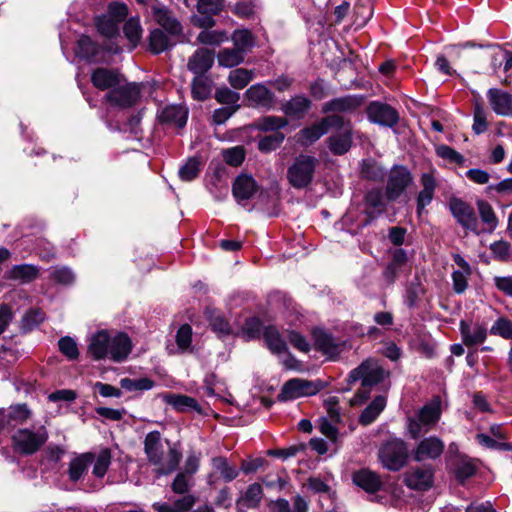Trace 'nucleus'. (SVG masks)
I'll return each mask as SVG.
<instances>
[{
	"label": "nucleus",
	"mask_w": 512,
	"mask_h": 512,
	"mask_svg": "<svg viewBox=\"0 0 512 512\" xmlns=\"http://www.w3.org/2000/svg\"><path fill=\"white\" fill-rule=\"evenodd\" d=\"M132 350V342L127 334L114 335L106 330L96 332L90 337L87 352L94 360L110 359L120 363L126 360Z\"/></svg>",
	"instance_id": "f257e3e1"
},
{
	"label": "nucleus",
	"mask_w": 512,
	"mask_h": 512,
	"mask_svg": "<svg viewBox=\"0 0 512 512\" xmlns=\"http://www.w3.org/2000/svg\"><path fill=\"white\" fill-rule=\"evenodd\" d=\"M144 452L148 462L156 467L158 475H167L175 471L182 457L181 452L168 441L165 447L158 431H151L146 435Z\"/></svg>",
	"instance_id": "f03ea898"
},
{
	"label": "nucleus",
	"mask_w": 512,
	"mask_h": 512,
	"mask_svg": "<svg viewBox=\"0 0 512 512\" xmlns=\"http://www.w3.org/2000/svg\"><path fill=\"white\" fill-rule=\"evenodd\" d=\"M152 10L155 21L167 32L166 34L161 29H154L150 33V50L159 54L174 45L171 37L179 36L182 33V26L165 7L154 5Z\"/></svg>",
	"instance_id": "7ed1b4c3"
},
{
	"label": "nucleus",
	"mask_w": 512,
	"mask_h": 512,
	"mask_svg": "<svg viewBox=\"0 0 512 512\" xmlns=\"http://www.w3.org/2000/svg\"><path fill=\"white\" fill-rule=\"evenodd\" d=\"M442 415V401L435 396L418 410L415 416L408 417L407 430L412 439H418L422 434L430 431L440 420Z\"/></svg>",
	"instance_id": "20e7f679"
},
{
	"label": "nucleus",
	"mask_w": 512,
	"mask_h": 512,
	"mask_svg": "<svg viewBox=\"0 0 512 512\" xmlns=\"http://www.w3.org/2000/svg\"><path fill=\"white\" fill-rule=\"evenodd\" d=\"M318 164L319 161L315 156L299 154L287 168V182L298 190L308 188L314 180Z\"/></svg>",
	"instance_id": "39448f33"
},
{
	"label": "nucleus",
	"mask_w": 512,
	"mask_h": 512,
	"mask_svg": "<svg viewBox=\"0 0 512 512\" xmlns=\"http://www.w3.org/2000/svg\"><path fill=\"white\" fill-rule=\"evenodd\" d=\"M48 431L44 425L18 429L11 437L15 452L32 455L41 449L48 440Z\"/></svg>",
	"instance_id": "423d86ee"
},
{
	"label": "nucleus",
	"mask_w": 512,
	"mask_h": 512,
	"mask_svg": "<svg viewBox=\"0 0 512 512\" xmlns=\"http://www.w3.org/2000/svg\"><path fill=\"white\" fill-rule=\"evenodd\" d=\"M386 373L384 369L374 360L368 359L362 362L357 368L353 369L348 375V382L355 383L358 380L362 381L363 389L358 392L361 399L368 397L370 388L384 380Z\"/></svg>",
	"instance_id": "0eeeda50"
},
{
	"label": "nucleus",
	"mask_w": 512,
	"mask_h": 512,
	"mask_svg": "<svg viewBox=\"0 0 512 512\" xmlns=\"http://www.w3.org/2000/svg\"><path fill=\"white\" fill-rule=\"evenodd\" d=\"M344 125V117L340 115H328L320 121L301 129L296 134L297 143L301 146H309L327 133L329 128H341Z\"/></svg>",
	"instance_id": "6e6552de"
},
{
	"label": "nucleus",
	"mask_w": 512,
	"mask_h": 512,
	"mask_svg": "<svg viewBox=\"0 0 512 512\" xmlns=\"http://www.w3.org/2000/svg\"><path fill=\"white\" fill-rule=\"evenodd\" d=\"M141 86L136 83H128L123 77V82L111 91L107 92L104 100L111 106L129 108L137 104L140 99Z\"/></svg>",
	"instance_id": "1a4fd4ad"
},
{
	"label": "nucleus",
	"mask_w": 512,
	"mask_h": 512,
	"mask_svg": "<svg viewBox=\"0 0 512 512\" xmlns=\"http://www.w3.org/2000/svg\"><path fill=\"white\" fill-rule=\"evenodd\" d=\"M379 458L382 465L388 470H400L407 459V447L405 442L400 439H395L385 443L379 451Z\"/></svg>",
	"instance_id": "9d476101"
},
{
	"label": "nucleus",
	"mask_w": 512,
	"mask_h": 512,
	"mask_svg": "<svg viewBox=\"0 0 512 512\" xmlns=\"http://www.w3.org/2000/svg\"><path fill=\"white\" fill-rule=\"evenodd\" d=\"M449 210L466 231L477 235L483 231L479 228L477 215L469 203L460 198L453 197L449 201Z\"/></svg>",
	"instance_id": "9b49d317"
},
{
	"label": "nucleus",
	"mask_w": 512,
	"mask_h": 512,
	"mask_svg": "<svg viewBox=\"0 0 512 512\" xmlns=\"http://www.w3.org/2000/svg\"><path fill=\"white\" fill-rule=\"evenodd\" d=\"M320 389L321 385L318 382L301 378H293L283 385L277 399L285 402L300 397L312 396L317 394Z\"/></svg>",
	"instance_id": "f8f14e48"
},
{
	"label": "nucleus",
	"mask_w": 512,
	"mask_h": 512,
	"mask_svg": "<svg viewBox=\"0 0 512 512\" xmlns=\"http://www.w3.org/2000/svg\"><path fill=\"white\" fill-rule=\"evenodd\" d=\"M411 172L404 166H394L388 176L386 184V197L389 201L398 199L406 188L412 183Z\"/></svg>",
	"instance_id": "ddd939ff"
},
{
	"label": "nucleus",
	"mask_w": 512,
	"mask_h": 512,
	"mask_svg": "<svg viewBox=\"0 0 512 512\" xmlns=\"http://www.w3.org/2000/svg\"><path fill=\"white\" fill-rule=\"evenodd\" d=\"M32 417L26 404L11 405L0 411V429L14 428L25 424Z\"/></svg>",
	"instance_id": "4468645a"
},
{
	"label": "nucleus",
	"mask_w": 512,
	"mask_h": 512,
	"mask_svg": "<svg viewBox=\"0 0 512 512\" xmlns=\"http://www.w3.org/2000/svg\"><path fill=\"white\" fill-rule=\"evenodd\" d=\"M444 448L445 444L439 437H425L418 443L414 450V460L422 462L437 459L442 455Z\"/></svg>",
	"instance_id": "2eb2a0df"
},
{
	"label": "nucleus",
	"mask_w": 512,
	"mask_h": 512,
	"mask_svg": "<svg viewBox=\"0 0 512 512\" xmlns=\"http://www.w3.org/2000/svg\"><path fill=\"white\" fill-rule=\"evenodd\" d=\"M123 77L116 69L100 67L91 73V82L95 88L109 92L123 82Z\"/></svg>",
	"instance_id": "dca6fc26"
},
{
	"label": "nucleus",
	"mask_w": 512,
	"mask_h": 512,
	"mask_svg": "<svg viewBox=\"0 0 512 512\" xmlns=\"http://www.w3.org/2000/svg\"><path fill=\"white\" fill-rule=\"evenodd\" d=\"M363 104V97L356 95H348L344 97H338L325 102L322 105V113H334L333 115H339V113L346 114L352 113L357 110Z\"/></svg>",
	"instance_id": "f3484780"
},
{
	"label": "nucleus",
	"mask_w": 512,
	"mask_h": 512,
	"mask_svg": "<svg viewBox=\"0 0 512 512\" xmlns=\"http://www.w3.org/2000/svg\"><path fill=\"white\" fill-rule=\"evenodd\" d=\"M367 115L370 121L379 125L391 127L398 121V113L390 105L372 102L367 108Z\"/></svg>",
	"instance_id": "a211bd4d"
},
{
	"label": "nucleus",
	"mask_w": 512,
	"mask_h": 512,
	"mask_svg": "<svg viewBox=\"0 0 512 512\" xmlns=\"http://www.w3.org/2000/svg\"><path fill=\"white\" fill-rule=\"evenodd\" d=\"M364 213L367 217L365 224L377 219L386 210V200L379 188L369 190L364 198Z\"/></svg>",
	"instance_id": "6ab92c4d"
},
{
	"label": "nucleus",
	"mask_w": 512,
	"mask_h": 512,
	"mask_svg": "<svg viewBox=\"0 0 512 512\" xmlns=\"http://www.w3.org/2000/svg\"><path fill=\"white\" fill-rule=\"evenodd\" d=\"M259 186L255 179L248 174L236 177L232 186V193L239 204L251 199L258 191Z\"/></svg>",
	"instance_id": "aec40b11"
},
{
	"label": "nucleus",
	"mask_w": 512,
	"mask_h": 512,
	"mask_svg": "<svg viewBox=\"0 0 512 512\" xmlns=\"http://www.w3.org/2000/svg\"><path fill=\"white\" fill-rule=\"evenodd\" d=\"M338 129L341 131L328 138V146L333 154L343 155L350 149L352 144V128L350 121L344 119V125Z\"/></svg>",
	"instance_id": "412c9836"
},
{
	"label": "nucleus",
	"mask_w": 512,
	"mask_h": 512,
	"mask_svg": "<svg viewBox=\"0 0 512 512\" xmlns=\"http://www.w3.org/2000/svg\"><path fill=\"white\" fill-rule=\"evenodd\" d=\"M214 58L212 50L199 48L189 58L187 67L194 75H205L213 66Z\"/></svg>",
	"instance_id": "4be33fe9"
},
{
	"label": "nucleus",
	"mask_w": 512,
	"mask_h": 512,
	"mask_svg": "<svg viewBox=\"0 0 512 512\" xmlns=\"http://www.w3.org/2000/svg\"><path fill=\"white\" fill-rule=\"evenodd\" d=\"M462 341L466 346L482 344L487 338V328L478 322H460Z\"/></svg>",
	"instance_id": "5701e85b"
},
{
	"label": "nucleus",
	"mask_w": 512,
	"mask_h": 512,
	"mask_svg": "<svg viewBox=\"0 0 512 512\" xmlns=\"http://www.w3.org/2000/svg\"><path fill=\"white\" fill-rule=\"evenodd\" d=\"M487 98L492 110L501 116L512 117V95L497 89L491 88L487 92Z\"/></svg>",
	"instance_id": "b1692460"
},
{
	"label": "nucleus",
	"mask_w": 512,
	"mask_h": 512,
	"mask_svg": "<svg viewBox=\"0 0 512 512\" xmlns=\"http://www.w3.org/2000/svg\"><path fill=\"white\" fill-rule=\"evenodd\" d=\"M211 466L214 469V473L208 475V484L213 485L216 480V474H219L220 477L225 482H231L237 478L239 472L236 466L231 465L227 458L223 456H216L211 459Z\"/></svg>",
	"instance_id": "393cba45"
},
{
	"label": "nucleus",
	"mask_w": 512,
	"mask_h": 512,
	"mask_svg": "<svg viewBox=\"0 0 512 512\" xmlns=\"http://www.w3.org/2000/svg\"><path fill=\"white\" fill-rule=\"evenodd\" d=\"M405 483L415 490H427L433 483V472L430 468H416L405 474Z\"/></svg>",
	"instance_id": "a878e982"
},
{
	"label": "nucleus",
	"mask_w": 512,
	"mask_h": 512,
	"mask_svg": "<svg viewBox=\"0 0 512 512\" xmlns=\"http://www.w3.org/2000/svg\"><path fill=\"white\" fill-rule=\"evenodd\" d=\"M352 480L355 485L368 493H375L382 487L379 475L369 469H360L354 472Z\"/></svg>",
	"instance_id": "bb28decb"
},
{
	"label": "nucleus",
	"mask_w": 512,
	"mask_h": 512,
	"mask_svg": "<svg viewBox=\"0 0 512 512\" xmlns=\"http://www.w3.org/2000/svg\"><path fill=\"white\" fill-rule=\"evenodd\" d=\"M246 97L255 106L267 109L272 108L275 102V96L273 92L263 84L252 85L246 91Z\"/></svg>",
	"instance_id": "cd10ccee"
},
{
	"label": "nucleus",
	"mask_w": 512,
	"mask_h": 512,
	"mask_svg": "<svg viewBox=\"0 0 512 512\" xmlns=\"http://www.w3.org/2000/svg\"><path fill=\"white\" fill-rule=\"evenodd\" d=\"M311 105L312 102L309 98L302 95H296L290 100L286 101L282 105L281 109L284 114L289 117L302 119L311 108Z\"/></svg>",
	"instance_id": "c85d7f7f"
},
{
	"label": "nucleus",
	"mask_w": 512,
	"mask_h": 512,
	"mask_svg": "<svg viewBox=\"0 0 512 512\" xmlns=\"http://www.w3.org/2000/svg\"><path fill=\"white\" fill-rule=\"evenodd\" d=\"M188 110L180 105H169L164 107L159 113V119L162 123L173 124L178 128L186 125Z\"/></svg>",
	"instance_id": "c756f323"
},
{
	"label": "nucleus",
	"mask_w": 512,
	"mask_h": 512,
	"mask_svg": "<svg viewBox=\"0 0 512 512\" xmlns=\"http://www.w3.org/2000/svg\"><path fill=\"white\" fill-rule=\"evenodd\" d=\"M163 400L179 412H200L201 410L197 400L187 395L167 393L163 395Z\"/></svg>",
	"instance_id": "7c9ffc66"
},
{
	"label": "nucleus",
	"mask_w": 512,
	"mask_h": 512,
	"mask_svg": "<svg viewBox=\"0 0 512 512\" xmlns=\"http://www.w3.org/2000/svg\"><path fill=\"white\" fill-rule=\"evenodd\" d=\"M423 189L417 197V212L420 215L422 210L431 203L436 187L435 179L432 174L424 173L421 176Z\"/></svg>",
	"instance_id": "2f4dec72"
},
{
	"label": "nucleus",
	"mask_w": 512,
	"mask_h": 512,
	"mask_svg": "<svg viewBox=\"0 0 512 512\" xmlns=\"http://www.w3.org/2000/svg\"><path fill=\"white\" fill-rule=\"evenodd\" d=\"M196 503V497L187 494L182 498L177 499L173 504L168 503H154L153 508L157 512H189Z\"/></svg>",
	"instance_id": "473e14b6"
},
{
	"label": "nucleus",
	"mask_w": 512,
	"mask_h": 512,
	"mask_svg": "<svg viewBox=\"0 0 512 512\" xmlns=\"http://www.w3.org/2000/svg\"><path fill=\"white\" fill-rule=\"evenodd\" d=\"M39 275V268L31 264L14 265L8 272L7 278L22 283H29Z\"/></svg>",
	"instance_id": "72a5a7b5"
},
{
	"label": "nucleus",
	"mask_w": 512,
	"mask_h": 512,
	"mask_svg": "<svg viewBox=\"0 0 512 512\" xmlns=\"http://www.w3.org/2000/svg\"><path fill=\"white\" fill-rule=\"evenodd\" d=\"M93 461V453H84L71 460L68 469L69 478L74 482L78 481Z\"/></svg>",
	"instance_id": "f704fd0d"
},
{
	"label": "nucleus",
	"mask_w": 512,
	"mask_h": 512,
	"mask_svg": "<svg viewBox=\"0 0 512 512\" xmlns=\"http://www.w3.org/2000/svg\"><path fill=\"white\" fill-rule=\"evenodd\" d=\"M315 345L330 359L337 357L342 351L340 344L336 343L330 335L322 332L315 335Z\"/></svg>",
	"instance_id": "c9c22d12"
},
{
	"label": "nucleus",
	"mask_w": 512,
	"mask_h": 512,
	"mask_svg": "<svg viewBox=\"0 0 512 512\" xmlns=\"http://www.w3.org/2000/svg\"><path fill=\"white\" fill-rule=\"evenodd\" d=\"M386 397L379 395L363 410L359 421L363 425H369L376 420L379 414L386 407Z\"/></svg>",
	"instance_id": "e433bc0d"
},
{
	"label": "nucleus",
	"mask_w": 512,
	"mask_h": 512,
	"mask_svg": "<svg viewBox=\"0 0 512 512\" xmlns=\"http://www.w3.org/2000/svg\"><path fill=\"white\" fill-rule=\"evenodd\" d=\"M206 316L209 320L211 329L219 337H225L231 334V326L220 312L208 309L206 311Z\"/></svg>",
	"instance_id": "4c0bfd02"
},
{
	"label": "nucleus",
	"mask_w": 512,
	"mask_h": 512,
	"mask_svg": "<svg viewBox=\"0 0 512 512\" xmlns=\"http://www.w3.org/2000/svg\"><path fill=\"white\" fill-rule=\"evenodd\" d=\"M220 66L232 68L244 61V53L237 48H224L217 55Z\"/></svg>",
	"instance_id": "58836bf2"
},
{
	"label": "nucleus",
	"mask_w": 512,
	"mask_h": 512,
	"mask_svg": "<svg viewBox=\"0 0 512 512\" xmlns=\"http://www.w3.org/2000/svg\"><path fill=\"white\" fill-rule=\"evenodd\" d=\"M271 509L273 512H307L308 505L307 502L298 495L294 498L293 509H291L286 499H277L272 502Z\"/></svg>",
	"instance_id": "ea45409f"
},
{
	"label": "nucleus",
	"mask_w": 512,
	"mask_h": 512,
	"mask_svg": "<svg viewBox=\"0 0 512 512\" xmlns=\"http://www.w3.org/2000/svg\"><path fill=\"white\" fill-rule=\"evenodd\" d=\"M254 79V71L245 68L232 70L228 75V82L234 89L245 88Z\"/></svg>",
	"instance_id": "a19ab883"
},
{
	"label": "nucleus",
	"mask_w": 512,
	"mask_h": 512,
	"mask_svg": "<svg viewBox=\"0 0 512 512\" xmlns=\"http://www.w3.org/2000/svg\"><path fill=\"white\" fill-rule=\"evenodd\" d=\"M229 37L226 31L223 30H202L196 41L204 45L219 46L223 42L228 41Z\"/></svg>",
	"instance_id": "79ce46f5"
},
{
	"label": "nucleus",
	"mask_w": 512,
	"mask_h": 512,
	"mask_svg": "<svg viewBox=\"0 0 512 512\" xmlns=\"http://www.w3.org/2000/svg\"><path fill=\"white\" fill-rule=\"evenodd\" d=\"M263 497V490L260 484L253 483L249 485L245 493L239 499V503L247 508H256Z\"/></svg>",
	"instance_id": "37998d69"
},
{
	"label": "nucleus",
	"mask_w": 512,
	"mask_h": 512,
	"mask_svg": "<svg viewBox=\"0 0 512 512\" xmlns=\"http://www.w3.org/2000/svg\"><path fill=\"white\" fill-rule=\"evenodd\" d=\"M264 340L273 353L280 354L286 350V343L275 327L269 326L264 330Z\"/></svg>",
	"instance_id": "c03bdc74"
},
{
	"label": "nucleus",
	"mask_w": 512,
	"mask_h": 512,
	"mask_svg": "<svg viewBox=\"0 0 512 512\" xmlns=\"http://www.w3.org/2000/svg\"><path fill=\"white\" fill-rule=\"evenodd\" d=\"M477 207H478V211H479L482 222L487 225V228L482 229L483 230L482 232H484V231L490 232V231L494 230L498 224V221H497V218L493 211L492 206L486 201L479 200L477 202Z\"/></svg>",
	"instance_id": "a18cd8bd"
},
{
	"label": "nucleus",
	"mask_w": 512,
	"mask_h": 512,
	"mask_svg": "<svg viewBox=\"0 0 512 512\" xmlns=\"http://www.w3.org/2000/svg\"><path fill=\"white\" fill-rule=\"evenodd\" d=\"M99 46L88 36H81L77 42V54L87 60L96 59Z\"/></svg>",
	"instance_id": "49530a36"
},
{
	"label": "nucleus",
	"mask_w": 512,
	"mask_h": 512,
	"mask_svg": "<svg viewBox=\"0 0 512 512\" xmlns=\"http://www.w3.org/2000/svg\"><path fill=\"white\" fill-rule=\"evenodd\" d=\"M363 178L371 181H382L386 175L385 169L372 160H364L361 169Z\"/></svg>",
	"instance_id": "de8ad7c7"
},
{
	"label": "nucleus",
	"mask_w": 512,
	"mask_h": 512,
	"mask_svg": "<svg viewBox=\"0 0 512 512\" xmlns=\"http://www.w3.org/2000/svg\"><path fill=\"white\" fill-rule=\"evenodd\" d=\"M124 34L129 43L131 44V49L135 48L142 37V28L140 22L136 18L129 19L124 25Z\"/></svg>",
	"instance_id": "09e8293b"
},
{
	"label": "nucleus",
	"mask_w": 512,
	"mask_h": 512,
	"mask_svg": "<svg viewBox=\"0 0 512 512\" xmlns=\"http://www.w3.org/2000/svg\"><path fill=\"white\" fill-rule=\"evenodd\" d=\"M231 40L234 47L245 54L250 48L254 46V38L249 30L242 29L233 32Z\"/></svg>",
	"instance_id": "8fccbe9b"
},
{
	"label": "nucleus",
	"mask_w": 512,
	"mask_h": 512,
	"mask_svg": "<svg viewBox=\"0 0 512 512\" xmlns=\"http://www.w3.org/2000/svg\"><path fill=\"white\" fill-rule=\"evenodd\" d=\"M211 93V87L208 79L204 75H195L192 81V95L194 99L203 101Z\"/></svg>",
	"instance_id": "3c124183"
},
{
	"label": "nucleus",
	"mask_w": 512,
	"mask_h": 512,
	"mask_svg": "<svg viewBox=\"0 0 512 512\" xmlns=\"http://www.w3.org/2000/svg\"><path fill=\"white\" fill-rule=\"evenodd\" d=\"M118 25L116 20L106 14L96 19L97 30L107 38H112L118 34Z\"/></svg>",
	"instance_id": "603ef678"
},
{
	"label": "nucleus",
	"mask_w": 512,
	"mask_h": 512,
	"mask_svg": "<svg viewBox=\"0 0 512 512\" xmlns=\"http://www.w3.org/2000/svg\"><path fill=\"white\" fill-rule=\"evenodd\" d=\"M288 125L285 117L280 116H264L257 121L256 127L261 131H275Z\"/></svg>",
	"instance_id": "864d4df0"
},
{
	"label": "nucleus",
	"mask_w": 512,
	"mask_h": 512,
	"mask_svg": "<svg viewBox=\"0 0 512 512\" xmlns=\"http://www.w3.org/2000/svg\"><path fill=\"white\" fill-rule=\"evenodd\" d=\"M120 385L127 391H145L154 387V381L146 377L138 379L122 378Z\"/></svg>",
	"instance_id": "5fc2aeb1"
},
{
	"label": "nucleus",
	"mask_w": 512,
	"mask_h": 512,
	"mask_svg": "<svg viewBox=\"0 0 512 512\" xmlns=\"http://www.w3.org/2000/svg\"><path fill=\"white\" fill-rule=\"evenodd\" d=\"M285 135L282 132H275L271 135L262 137L258 141V149L264 153L276 150L283 142Z\"/></svg>",
	"instance_id": "6e6d98bb"
},
{
	"label": "nucleus",
	"mask_w": 512,
	"mask_h": 512,
	"mask_svg": "<svg viewBox=\"0 0 512 512\" xmlns=\"http://www.w3.org/2000/svg\"><path fill=\"white\" fill-rule=\"evenodd\" d=\"M94 466H93V474L98 477L102 478L111 463V452L108 449H103L100 451V453L97 455V457H94Z\"/></svg>",
	"instance_id": "4d7b16f0"
},
{
	"label": "nucleus",
	"mask_w": 512,
	"mask_h": 512,
	"mask_svg": "<svg viewBox=\"0 0 512 512\" xmlns=\"http://www.w3.org/2000/svg\"><path fill=\"white\" fill-rule=\"evenodd\" d=\"M476 466L474 462L466 457H462L458 460L455 467V476L458 480L464 481L467 478L474 475Z\"/></svg>",
	"instance_id": "13d9d810"
},
{
	"label": "nucleus",
	"mask_w": 512,
	"mask_h": 512,
	"mask_svg": "<svg viewBox=\"0 0 512 512\" xmlns=\"http://www.w3.org/2000/svg\"><path fill=\"white\" fill-rule=\"evenodd\" d=\"M200 172V162L196 158H189L179 169V177L183 181L194 180Z\"/></svg>",
	"instance_id": "bf43d9fd"
},
{
	"label": "nucleus",
	"mask_w": 512,
	"mask_h": 512,
	"mask_svg": "<svg viewBox=\"0 0 512 512\" xmlns=\"http://www.w3.org/2000/svg\"><path fill=\"white\" fill-rule=\"evenodd\" d=\"M490 333L507 340H512V321L504 317L498 318L492 325Z\"/></svg>",
	"instance_id": "052dcab7"
},
{
	"label": "nucleus",
	"mask_w": 512,
	"mask_h": 512,
	"mask_svg": "<svg viewBox=\"0 0 512 512\" xmlns=\"http://www.w3.org/2000/svg\"><path fill=\"white\" fill-rule=\"evenodd\" d=\"M222 157L228 165L237 167L244 161L245 150L242 146L225 149L222 151Z\"/></svg>",
	"instance_id": "680f3d73"
},
{
	"label": "nucleus",
	"mask_w": 512,
	"mask_h": 512,
	"mask_svg": "<svg viewBox=\"0 0 512 512\" xmlns=\"http://www.w3.org/2000/svg\"><path fill=\"white\" fill-rule=\"evenodd\" d=\"M60 352L70 360H75L79 356L77 343L69 336L62 337L58 342Z\"/></svg>",
	"instance_id": "e2e57ef3"
},
{
	"label": "nucleus",
	"mask_w": 512,
	"mask_h": 512,
	"mask_svg": "<svg viewBox=\"0 0 512 512\" xmlns=\"http://www.w3.org/2000/svg\"><path fill=\"white\" fill-rule=\"evenodd\" d=\"M192 342V328L188 324L182 325L176 333V344L179 350L186 351Z\"/></svg>",
	"instance_id": "0e129e2a"
},
{
	"label": "nucleus",
	"mask_w": 512,
	"mask_h": 512,
	"mask_svg": "<svg viewBox=\"0 0 512 512\" xmlns=\"http://www.w3.org/2000/svg\"><path fill=\"white\" fill-rule=\"evenodd\" d=\"M51 279L62 285H70L74 282L75 276L67 267H56L51 271Z\"/></svg>",
	"instance_id": "69168bd1"
},
{
	"label": "nucleus",
	"mask_w": 512,
	"mask_h": 512,
	"mask_svg": "<svg viewBox=\"0 0 512 512\" xmlns=\"http://www.w3.org/2000/svg\"><path fill=\"white\" fill-rule=\"evenodd\" d=\"M191 478H192V476H190L186 473H183V472H179L175 476V478L171 484L172 491L176 494L187 493L192 485Z\"/></svg>",
	"instance_id": "338daca9"
},
{
	"label": "nucleus",
	"mask_w": 512,
	"mask_h": 512,
	"mask_svg": "<svg viewBox=\"0 0 512 512\" xmlns=\"http://www.w3.org/2000/svg\"><path fill=\"white\" fill-rule=\"evenodd\" d=\"M215 98L219 103L227 104L229 106H238L239 94L230 90L227 87L219 88L215 93Z\"/></svg>",
	"instance_id": "774afa93"
}]
</instances>
